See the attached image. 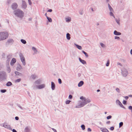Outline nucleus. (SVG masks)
I'll return each mask as SVG.
<instances>
[{"mask_svg":"<svg viewBox=\"0 0 132 132\" xmlns=\"http://www.w3.org/2000/svg\"><path fill=\"white\" fill-rule=\"evenodd\" d=\"M37 84H39L40 83V81L39 80H38L35 81V82Z\"/></svg>","mask_w":132,"mask_h":132,"instance_id":"30","label":"nucleus"},{"mask_svg":"<svg viewBox=\"0 0 132 132\" xmlns=\"http://www.w3.org/2000/svg\"><path fill=\"white\" fill-rule=\"evenodd\" d=\"M129 109L130 110L132 109V106H130L129 107Z\"/></svg>","mask_w":132,"mask_h":132,"instance_id":"49","label":"nucleus"},{"mask_svg":"<svg viewBox=\"0 0 132 132\" xmlns=\"http://www.w3.org/2000/svg\"><path fill=\"white\" fill-rule=\"evenodd\" d=\"M70 35L69 33H67V34L66 37L67 39L68 40H70Z\"/></svg>","mask_w":132,"mask_h":132,"instance_id":"15","label":"nucleus"},{"mask_svg":"<svg viewBox=\"0 0 132 132\" xmlns=\"http://www.w3.org/2000/svg\"><path fill=\"white\" fill-rule=\"evenodd\" d=\"M100 44L101 45V46L102 47H105V45L103 43H100Z\"/></svg>","mask_w":132,"mask_h":132,"instance_id":"36","label":"nucleus"},{"mask_svg":"<svg viewBox=\"0 0 132 132\" xmlns=\"http://www.w3.org/2000/svg\"><path fill=\"white\" fill-rule=\"evenodd\" d=\"M17 7V4L16 3H13L12 5V8L13 10L16 9Z\"/></svg>","mask_w":132,"mask_h":132,"instance_id":"5","label":"nucleus"},{"mask_svg":"<svg viewBox=\"0 0 132 132\" xmlns=\"http://www.w3.org/2000/svg\"><path fill=\"white\" fill-rule=\"evenodd\" d=\"M13 41V40L12 39H10V40H8V42H12Z\"/></svg>","mask_w":132,"mask_h":132,"instance_id":"51","label":"nucleus"},{"mask_svg":"<svg viewBox=\"0 0 132 132\" xmlns=\"http://www.w3.org/2000/svg\"><path fill=\"white\" fill-rule=\"evenodd\" d=\"M130 53L132 55V49L130 50Z\"/></svg>","mask_w":132,"mask_h":132,"instance_id":"58","label":"nucleus"},{"mask_svg":"<svg viewBox=\"0 0 132 132\" xmlns=\"http://www.w3.org/2000/svg\"><path fill=\"white\" fill-rule=\"evenodd\" d=\"M81 127L83 130H84L85 129V126L84 125H81Z\"/></svg>","mask_w":132,"mask_h":132,"instance_id":"29","label":"nucleus"},{"mask_svg":"<svg viewBox=\"0 0 132 132\" xmlns=\"http://www.w3.org/2000/svg\"><path fill=\"white\" fill-rule=\"evenodd\" d=\"M91 10H92V11H93V9L92 8V9H91Z\"/></svg>","mask_w":132,"mask_h":132,"instance_id":"62","label":"nucleus"},{"mask_svg":"<svg viewBox=\"0 0 132 132\" xmlns=\"http://www.w3.org/2000/svg\"><path fill=\"white\" fill-rule=\"evenodd\" d=\"M71 102V101L70 100H67L66 101V104H68L70 103Z\"/></svg>","mask_w":132,"mask_h":132,"instance_id":"37","label":"nucleus"},{"mask_svg":"<svg viewBox=\"0 0 132 132\" xmlns=\"http://www.w3.org/2000/svg\"><path fill=\"white\" fill-rule=\"evenodd\" d=\"M36 76L35 75H32L31 76V77L33 79H35L36 78Z\"/></svg>","mask_w":132,"mask_h":132,"instance_id":"39","label":"nucleus"},{"mask_svg":"<svg viewBox=\"0 0 132 132\" xmlns=\"http://www.w3.org/2000/svg\"><path fill=\"white\" fill-rule=\"evenodd\" d=\"M79 59L80 61L83 64H85L86 63V62L85 60L81 59L80 58H79Z\"/></svg>","mask_w":132,"mask_h":132,"instance_id":"11","label":"nucleus"},{"mask_svg":"<svg viewBox=\"0 0 132 132\" xmlns=\"http://www.w3.org/2000/svg\"><path fill=\"white\" fill-rule=\"evenodd\" d=\"M116 90L118 92H119V89L118 88H117L116 89Z\"/></svg>","mask_w":132,"mask_h":132,"instance_id":"48","label":"nucleus"},{"mask_svg":"<svg viewBox=\"0 0 132 132\" xmlns=\"http://www.w3.org/2000/svg\"><path fill=\"white\" fill-rule=\"evenodd\" d=\"M12 131L13 132H17L14 129H13Z\"/></svg>","mask_w":132,"mask_h":132,"instance_id":"57","label":"nucleus"},{"mask_svg":"<svg viewBox=\"0 0 132 132\" xmlns=\"http://www.w3.org/2000/svg\"><path fill=\"white\" fill-rule=\"evenodd\" d=\"M76 47L79 50H81L82 48V47L81 46H79L78 45H76Z\"/></svg>","mask_w":132,"mask_h":132,"instance_id":"22","label":"nucleus"},{"mask_svg":"<svg viewBox=\"0 0 132 132\" xmlns=\"http://www.w3.org/2000/svg\"><path fill=\"white\" fill-rule=\"evenodd\" d=\"M69 98L71 99L72 98V96L71 95H70L69 96Z\"/></svg>","mask_w":132,"mask_h":132,"instance_id":"47","label":"nucleus"},{"mask_svg":"<svg viewBox=\"0 0 132 132\" xmlns=\"http://www.w3.org/2000/svg\"><path fill=\"white\" fill-rule=\"evenodd\" d=\"M108 5L109 9V10H110L111 11H112L113 10V9L112 8V7H111V6H110V5L109 4H108Z\"/></svg>","mask_w":132,"mask_h":132,"instance_id":"18","label":"nucleus"},{"mask_svg":"<svg viewBox=\"0 0 132 132\" xmlns=\"http://www.w3.org/2000/svg\"><path fill=\"white\" fill-rule=\"evenodd\" d=\"M6 91V90H1V92L2 93H4Z\"/></svg>","mask_w":132,"mask_h":132,"instance_id":"43","label":"nucleus"},{"mask_svg":"<svg viewBox=\"0 0 132 132\" xmlns=\"http://www.w3.org/2000/svg\"><path fill=\"white\" fill-rule=\"evenodd\" d=\"M114 34L115 35H120L121 34V33L120 32H118L116 30H115L114 31Z\"/></svg>","mask_w":132,"mask_h":132,"instance_id":"9","label":"nucleus"},{"mask_svg":"<svg viewBox=\"0 0 132 132\" xmlns=\"http://www.w3.org/2000/svg\"><path fill=\"white\" fill-rule=\"evenodd\" d=\"M111 117L112 116H109L107 117L106 118L108 119H109L111 118Z\"/></svg>","mask_w":132,"mask_h":132,"instance_id":"35","label":"nucleus"},{"mask_svg":"<svg viewBox=\"0 0 132 132\" xmlns=\"http://www.w3.org/2000/svg\"><path fill=\"white\" fill-rule=\"evenodd\" d=\"M119 104L121 107H122V108L123 107V105H122V103L120 102H119Z\"/></svg>","mask_w":132,"mask_h":132,"instance_id":"33","label":"nucleus"},{"mask_svg":"<svg viewBox=\"0 0 132 132\" xmlns=\"http://www.w3.org/2000/svg\"><path fill=\"white\" fill-rule=\"evenodd\" d=\"M52 11V9H50L48 10V12H51Z\"/></svg>","mask_w":132,"mask_h":132,"instance_id":"54","label":"nucleus"},{"mask_svg":"<svg viewBox=\"0 0 132 132\" xmlns=\"http://www.w3.org/2000/svg\"><path fill=\"white\" fill-rule=\"evenodd\" d=\"M123 103L124 104H125L126 103V101L125 100H123Z\"/></svg>","mask_w":132,"mask_h":132,"instance_id":"44","label":"nucleus"},{"mask_svg":"<svg viewBox=\"0 0 132 132\" xmlns=\"http://www.w3.org/2000/svg\"><path fill=\"white\" fill-rule=\"evenodd\" d=\"M59 83V84H61L62 83L61 80L60 79H59L58 80Z\"/></svg>","mask_w":132,"mask_h":132,"instance_id":"38","label":"nucleus"},{"mask_svg":"<svg viewBox=\"0 0 132 132\" xmlns=\"http://www.w3.org/2000/svg\"><path fill=\"white\" fill-rule=\"evenodd\" d=\"M51 87L53 90L55 88V85L54 83L53 82H51Z\"/></svg>","mask_w":132,"mask_h":132,"instance_id":"12","label":"nucleus"},{"mask_svg":"<svg viewBox=\"0 0 132 132\" xmlns=\"http://www.w3.org/2000/svg\"><path fill=\"white\" fill-rule=\"evenodd\" d=\"M82 52L85 54V56L86 57H88V54L87 53H86V52H85L84 51H82Z\"/></svg>","mask_w":132,"mask_h":132,"instance_id":"26","label":"nucleus"},{"mask_svg":"<svg viewBox=\"0 0 132 132\" xmlns=\"http://www.w3.org/2000/svg\"><path fill=\"white\" fill-rule=\"evenodd\" d=\"M107 2H108L109 1V0H107Z\"/></svg>","mask_w":132,"mask_h":132,"instance_id":"64","label":"nucleus"},{"mask_svg":"<svg viewBox=\"0 0 132 132\" xmlns=\"http://www.w3.org/2000/svg\"><path fill=\"white\" fill-rule=\"evenodd\" d=\"M90 102V100L89 99H85L80 104V105L81 107H82L86 105L87 104L89 103Z\"/></svg>","mask_w":132,"mask_h":132,"instance_id":"3","label":"nucleus"},{"mask_svg":"<svg viewBox=\"0 0 132 132\" xmlns=\"http://www.w3.org/2000/svg\"><path fill=\"white\" fill-rule=\"evenodd\" d=\"M5 75V73L4 72H0V77L3 75Z\"/></svg>","mask_w":132,"mask_h":132,"instance_id":"19","label":"nucleus"},{"mask_svg":"<svg viewBox=\"0 0 132 132\" xmlns=\"http://www.w3.org/2000/svg\"><path fill=\"white\" fill-rule=\"evenodd\" d=\"M110 62H109V60H108L107 61V62L106 64V66H108Z\"/></svg>","mask_w":132,"mask_h":132,"instance_id":"32","label":"nucleus"},{"mask_svg":"<svg viewBox=\"0 0 132 132\" xmlns=\"http://www.w3.org/2000/svg\"><path fill=\"white\" fill-rule=\"evenodd\" d=\"M15 73L16 75L18 76H20L22 75V74L21 73H20L18 71H15Z\"/></svg>","mask_w":132,"mask_h":132,"instance_id":"16","label":"nucleus"},{"mask_svg":"<svg viewBox=\"0 0 132 132\" xmlns=\"http://www.w3.org/2000/svg\"><path fill=\"white\" fill-rule=\"evenodd\" d=\"M32 49L33 50L35 51V52H37V51L36 50V49L34 47H32Z\"/></svg>","mask_w":132,"mask_h":132,"instance_id":"27","label":"nucleus"},{"mask_svg":"<svg viewBox=\"0 0 132 132\" xmlns=\"http://www.w3.org/2000/svg\"><path fill=\"white\" fill-rule=\"evenodd\" d=\"M3 126L5 128H8L9 126L8 125L7 123H5L3 124Z\"/></svg>","mask_w":132,"mask_h":132,"instance_id":"13","label":"nucleus"},{"mask_svg":"<svg viewBox=\"0 0 132 132\" xmlns=\"http://www.w3.org/2000/svg\"><path fill=\"white\" fill-rule=\"evenodd\" d=\"M116 21V22H117V23L118 24H119L120 22H119V21L117 20Z\"/></svg>","mask_w":132,"mask_h":132,"instance_id":"56","label":"nucleus"},{"mask_svg":"<svg viewBox=\"0 0 132 132\" xmlns=\"http://www.w3.org/2000/svg\"><path fill=\"white\" fill-rule=\"evenodd\" d=\"M21 69H22L21 67V66L19 65L17 67L16 70L18 71H19Z\"/></svg>","mask_w":132,"mask_h":132,"instance_id":"17","label":"nucleus"},{"mask_svg":"<svg viewBox=\"0 0 132 132\" xmlns=\"http://www.w3.org/2000/svg\"><path fill=\"white\" fill-rule=\"evenodd\" d=\"M129 96L130 97H132V95H130Z\"/></svg>","mask_w":132,"mask_h":132,"instance_id":"59","label":"nucleus"},{"mask_svg":"<svg viewBox=\"0 0 132 132\" xmlns=\"http://www.w3.org/2000/svg\"><path fill=\"white\" fill-rule=\"evenodd\" d=\"M110 123V121H108L106 122V123L107 124H109Z\"/></svg>","mask_w":132,"mask_h":132,"instance_id":"55","label":"nucleus"},{"mask_svg":"<svg viewBox=\"0 0 132 132\" xmlns=\"http://www.w3.org/2000/svg\"><path fill=\"white\" fill-rule=\"evenodd\" d=\"M110 15L111 16H113L114 18H115L113 14V13L111 12H110Z\"/></svg>","mask_w":132,"mask_h":132,"instance_id":"34","label":"nucleus"},{"mask_svg":"<svg viewBox=\"0 0 132 132\" xmlns=\"http://www.w3.org/2000/svg\"><path fill=\"white\" fill-rule=\"evenodd\" d=\"M8 72L9 73L11 71V69L10 68H8L7 69Z\"/></svg>","mask_w":132,"mask_h":132,"instance_id":"42","label":"nucleus"},{"mask_svg":"<svg viewBox=\"0 0 132 132\" xmlns=\"http://www.w3.org/2000/svg\"><path fill=\"white\" fill-rule=\"evenodd\" d=\"M100 91V90H99V89H98L97 90V92H99Z\"/></svg>","mask_w":132,"mask_h":132,"instance_id":"60","label":"nucleus"},{"mask_svg":"<svg viewBox=\"0 0 132 132\" xmlns=\"http://www.w3.org/2000/svg\"><path fill=\"white\" fill-rule=\"evenodd\" d=\"M84 84V82L83 81H81L78 84V86L79 87L81 86Z\"/></svg>","mask_w":132,"mask_h":132,"instance_id":"14","label":"nucleus"},{"mask_svg":"<svg viewBox=\"0 0 132 132\" xmlns=\"http://www.w3.org/2000/svg\"><path fill=\"white\" fill-rule=\"evenodd\" d=\"M66 21L67 22H69L71 20V18H67L66 19Z\"/></svg>","mask_w":132,"mask_h":132,"instance_id":"24","label":"nucleus"},{"mask_svg":"<svg viewBox=\"0 0 132 132\" xmlns=\"http://www.w3.org/2000/svg\"><path fill=\"white\" fill-rule=\"evenodd\" d=\"M29 4L31 5V0H28Z\"/></svg>","mask_w":132,"mask_h":132,"instance_id":"46","label":"nucleus"},{"mask_svg":"<svg viewBox=\"0 0 132 132\" xmlns=\"http://www.w3.org/2000/svg\"><path fill=\"white\" fill-rule=\"evenodd\" d=\"M21 42L23 44H26V41L25 40L22 39L21 40Z\"/></svg>","mask_w":132,"mask_h":132,"instance_id":"23","label":"nucleus"},{"mask_svg":"<svg viewBox=\"0 0 132 132\" xmlns=\"http://www.w3.org/2000/svg\"><path fill=\"white\" fill-rule=\"evenodd\" d=\"M114 129V127H111L110 128V129L111 130H113Z\"/></svg>","mask_w":132,"mask_h":132,"instance_id":"40","label":"nucleus"},{"mask_svg":"<svg viewBox=\"0 0 132 132\" xmlns=\"http://www.w3.org/2000/svg\"><path fill=\"white\" fill-rule=\"evenodd\" d=\"M101 130L103 132H109V130L106 128H101Z\"/></svg>","mask_w":132,"mask_h":132,"instance_id":"10","label":"nucleus"},{"mask_svg":"<svg viewBox=\"0 0 132 132\" xmlns=\"http://www.w3.org/2000/svg\"><path fill=\"white\" fill-rule=\"evenodd\" d=\"M88 131H91V130L90 128H88Z\"/></svg>","mask_w":132,"mask_h":132,"instance_id":"52","label":"nucleus"},{"mask_svg":"<svg viewBox=\"0 0 132 132\" xmlns=\"http://www.w3.org/2000/svg\"><path fill=\"white\" fill-rule=\"evenodd\" d=\"M118 65H121V64L120 63H118Z\"/></svg>","mask_w":132,"mask_h":132,"instance_id":"61","label":"nucleus"},{"mask_svg":"<svg viewBox=\"0 0 132 132\" xmlns=\"http://www.w3.org/2000/svg\"><path fill=\"white\" fill-rule=\"evenodd\" d=\"M21 80V79H19L15 80V81L16 82H19Z\"/></svg>","mask_w":132,"mask_h":132,"instance_id":"25","label":"nucleus"},{"mask_svg":"<svg viewBox=\"0 0 132 132\" xmlns=\"http://www.w3.org/2000/svg\"><path fill=\"white\" fill-rule=\"evenodd\" d=\"M125 72V75L124 74V72H122V74L123 75V76H126L127 75V71H126V72Z\"/></svg>","mask_w":132,"mask_h":132,"instance_id":"31","label":"nucleus"},{"mask_svg":"<svg viewBox=\"0 0 132 132\" xmlns=\"http://www.w3.org/2000/svg\"><path fill=\"white\" fill-rule=\"evenodd\" d=\"M12 84L11 82H8L7 83L6 85L7 86H9L12 85Z\"/></svg>","mask_w":132,"mask_h":132,"instance_id":"20","label":"nucleus"},{"mask_svg":"<svg viewBox=\"0 0 132 132\" xmlns=\"http://www.w3.org/2000/svg\"><path fill=\"white\" fill-rule=\"evenodd\" d=\"M123 125V123L122 122H120L119 124V127H121Z\"/></svg>","mask_w":132,"mask_h":132,"instance_id":"28","label":"nucleus"},{"mask_svg":"<svg viewBox=\"0 0 132 132\" xmlns=\"http://www.w3.org/2000/svg\"><path fill=\"white\" fill-rule=\"evenodd\" d=\"M16 62V59L15 58H13L10 64L11 65H13Z\"/></svg>","mask_w":132,"mask_h":132,"instance_id":"7","label":"nucleus"},{"mask_svg":"<svg viewBox=\"0 0 132 132\" xmlns=\"http://www.w3.org/2000/svg\"><path fill=\"white\" fill-rule=\"evenodd\" d=\"M54 129V131H56V130H55V129Z\"/></svg>","mask_w":132,"mask_h":132,"instance_id":"63","label":"nucleus"},{"mask_svg":"<svg viewBox=\"0 0 132 132\" xmlns=\"http://www.w3.org/2000/svg\"><path fill=\"white\" fill-rule=\"evenodd\" d=\"M125 99L127 100L128 99V97L127 96H125Z\"/></svg>","mask_w":132,"mask_h":132,"instance_id":"53","label":"nucleus"},{"mask_svg":"<svg viewBox=\"0 0 132 132\" xmlns=\"http://www.w3.org/2000/svg\"><path fill=\"white\" fill-rule=\"evenodd\" d=\"M8 36L9 34L7 32H0V41L6 39L8 38Z\"/></svg>","mask_w":132,"mask_h":132,"instance_id":"1","label":"nucleus"},{"mask_svg":"<svg viewBox=\"0 0 132 132\" xmlns=\"http://www.w3.org/2000/svg\"><path fill=\"white\" fill-rule=\"evenodd\" d=\"M20 57L21 61L22 62L23 65H25L26 64L25 61L24 57L22 54L20 55Z\"/></svg>","mask_w":132,"mask_h":132,"instance_id":"4","label":"nucleus"},{"mask_svg":"<svg viewBox=\"0 0 132 132\" xmlns=\"http://www.w3.org/2000/svg\"><path fill=\"white\" fill-rule=\"evenodd\" d=\"M47 18L48 21L50 22H51L52 21V20L51 18H49L46 16Z\"/></svg>","mask_w":132,"mask_h":132,"instance_id":"21","label":"nucleus"},{"mask_svg":"<svg viewBox=\"0 0 132 132\" xmlns=\"http://www.w3.org/2000/svg\"><path fill=\"white\" fill-rule=\"evenodd\" d=\"M85 99L86 98H84L83 96H81L80 97V99L81 100H83L84 101Z\"/></svg>","mask_w":132,"mask_h":132,"instance_id":"41","label":"nucleus"},{"mask_svg":"<svg viewBox=\"0 0 132 132\" xmlns=\"http://www.w3.org/2000/svg\"><path fill=\"white\" fill-rule=\"evenodd\" d=\"M120 38L118 36H115V39H119Z\"/></svg>","mask_w":132,"mask_h":132,"instance_id":"45","label":"nucleus"},{"mask_svg":"<svg viewBox=\"0 0 132 132\" xmlns=\"http://www.w3.org/2000/svg\"><path fill=\"white\" fill-rule=\"evenodd\" d=\"M22 7L24 9H25L27 7V5L26 2L24 1H22Z\"/></svg>","mask_w":132,"mask_h":132,"instance_id":"8","label":"nucleus"},{"mask_svg":"<svg viewBox=\"0 0 132 132\" xmlns=\"http://www.w3.org/2000/svg\"><path fill=\"white\" fill-rule=\"evenodd\" d=\"M15 119L16 120H18L19 119V118H18V117H15Z\"/></svg>","mask_w":132,"mask_h":132,"instance_id":"50","label":"nucleus"},{"mask_svg":"<svg viewBox=\"0 0 132 132\" xmlns=\"http://www.w3.org/2000/svg\"><path fill=\"white\" fill-rule=\"evenodd\" d=\"M45 86V85L44 84H42L39 85L37 86V87L38 89H41L44 88Z\"/></svg>","mask_w":132,"mask_h":132,"instance_id":"6","label":"nucleus"},{"mask_svg":"<svg viewBox=\"0 0 132 132\" xmlns=\"http://www.w3.org/2000/svg\"><path fill=\"white\" fill-rule=\"evenodd\" d=\"M15 15L18 17L22 18L23 16L24 13L23 11L19 9L14 11Z\"/></svg>","mask_w":132,"mask_h":132,"instance_id":"2","label":"nucleus"}]
</instances>
